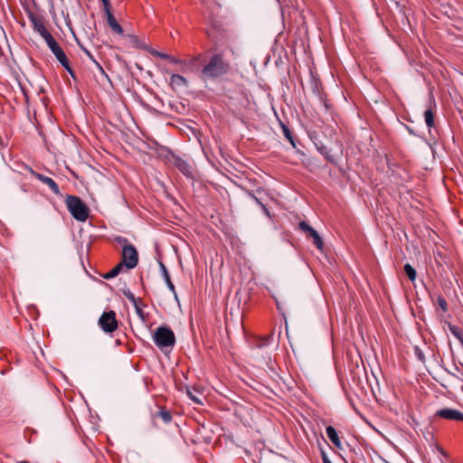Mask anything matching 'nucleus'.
Returning <instances> with one entry per match:
<instances>
[{
    "label": "nucleus",
    "mask_w": 463,
    "mask_h": 463,
    "mask_svg": "<svg viewBox=\"0 0 463 463\" xmlns=\"http://www.w3.org/2000/svg\"><path fill=\"white\" fill-rule=\"evenodd\" d=\"M435 415L446 420L463 421V412L455 409L443 408L437 411Z\"/></svg>",
    "instance_id": "8"
},
{
    "label": "nucleus",
    "mask_w": 463,
    "mask_h": 463,
    "mask_svg": "<svg viewBox=\"0 0 463 463\" xmlns=\"http://www.w3.org/2000/svg\"><path fill=\"white\" fill-rule=\"evenodd\" d=\"M229 70V61H225L222 54H214L203 66L202 73L207 78H216L227 73Z\"/></svg>",
    "instance_id": "1"
},
{
    "label": "nucleus",
    "mask_w": 463,
    "mask_h": 463,
    "mask_svg": "<svg viewBox=\"0 0 463 463\" xmlns=\"http://www.w3.org/2000/svg\"><path fill=\"white\" fill-rule=\"evenodd\" d=\"M61 66L69 72V74L73 78V79H76V75H75V72L74 71L72 70V68L71 67L70 65V61H66V63H63L61 64Z\"/></svg>",
    "instance_id": "33"
},
{
    "label": "nucleus",
    "mask_w": 463,
    "mask_h": 463,
    "mask_svg": "<svg viewBox=\"0 0 463 463\" xmlns=\"http://www.w3.org/2000/svg\"><path fill=\"white\" fill-rule=\"evenodd\" d=\"M326 435H327L328 439H330V441L337 449H342V443H341V440L338 437V434H337L335 429L333 426H327L326 428Z\"/></svg>",
    "instance_id": "11"
},
{
    "label": "nucleus",
    "mask_w": 463,
    "mask_h": 463,
    "mask_svg": "<svg viewBox=\"0 0 463 463\" xmlns=\"http://www.w3.org/2000/svg\"><path fill=\"white\" fill-rule=\"evenodd\" d=\"M106 15H107V20H108V24H109V27L116 33L121 34L123 33V29L120 26V24L117 22V20L114 17V15L112 14L111 11L110 10H107Z\"/></svg>",
    "instance_id": "12"
},
{
    "label": "nucleus",
    "mask_w": 463,
    "mask_h": 463,
    "mask_svg": "<svg viewBox=\"0 0 463 463\" xmlns=\"http://www.w3.org/2000/svg\"><path fill=\"white\" fill-rule=\"evenodd\" d=\"M226 332H227V334H229V329H228L227 326H226Z\"/></svg>",
    "instance_id": "43"
},
{
    "label": "nucleus",
    "mask_w": 463,
    "mask_h": 463,
    "mask_svg": "<svg viewBox=\"0 0 463 463\" xmlns=\"http://www.w3.org/2000/svg\"><path fill=\"white\" fill-rule=\"evenodd\" d=\"M153 418H160L164 423H169L172 420L171 412L165 409H161L160 411H156L155 414H153Z\"/></svg>",
    "instance_id": "15"
},
{
    "label": "nucleus",
    "mask_w": 463,
    "mask_h": 463,
    "mask_svg": "<svg viewBox=\"0 0 463 463\" xmlns=\"http://www.w3.org/2000/svg\"><path fill=\"white\" fill-rule=\"evenodd\" d=\"M320 153L326 157V159L329 162H334V157L330 154V151L326 146L318 147Z\"/></svg>",
    "instance_id": "25"
},
{
    "label": "nucleus",
    "mask_w": 463,
    "mask_h": 463,
    "mask_svg": "<svg viewBox=\"0 0 463 463\" xmlns=\"http://www.w3.org/2000/svg\"><path fill=\"white\" fill-rule=\"evenodd\" d=\"M170 84L173 88H184L188 86L187 80L180 74H172Z\"/></svg>",
    "instance_id": "14"
},
{
    "label": "nucleus",
    "mask_w": 463,
    "mask_h": 463,
    "mask_svg": "<svg viewBox=\"0 0 463 463\" xmlns=\"http://www.w3.org/2000/svg\"><path fill=\"white\" fill-rule=\"evenodd\" d=\"M115 241L122 246V249H124L125 246H132L133 244L129 243L128 240L125 237L118 236L116 237Z\"/></svg>",
    "instance_id": "29"
},
{
    "label": "nucleus",
    "mask_w": 463,
    "mask_h": 463,
    "mask_svg": "<svg viewBox=\"0 0 463 463\" xmlns=\"http://www.w3.org/2000/svg\"><path fill=\"white\" fill-rule=\"evenodd\" d=\"M450 375H452L453 377H456V378H458L456 374H455V372H448Z\"/></svg>",
    "instance_id": "41"
},
{
    "label": "nucleus",
    "mask_w": 463,
    "mask_h": 463,
    "mask_svg": "<svg viewBox=\"0 0 463 463\" xmlns=\"http://www.w3.org/2000/svg\"><path fill=\"white\" fill-rule=\"evenodd\" d=\"M159 267H160V270L162 272V275H163V278L165 279V284L167 285V288L174 293V295L176 297V292H175V285L173 284L172 280H171V278H170V275L167 271V269L166 267L165 266V264L163 262H159Z\"/></svg>",
    "instance_id": "13"
},
{
    "label": "nucleus",
    "mask_w": 463,
    "mask_h": 463,
    "mask_svg": "<svg viewBox=\"0 0 463 463\" xmlns=\"http://www.w3.org/2000/svg\"><path fill=\"white\" fill-rule=\"evenodd\" d=\"M252 198L257 202V203H259V204L261 206L263 213H264L267 216H269H269H270V214H269V212L268 208H267L263 203H261L258 200V198H256V197H254V196H252Z\"/></svg>",
    "instance_id": "34"
},
{
    "label": "nucleus",
    "mask_w": 463,
    "mask_h": 463,
    "mask_svg": "<svg viewBox=\"0 0 463 463\" xmlns=\"http://www.w3.org/2000/svg\"><path fill=\"white\" fill-rule=\"evenodd\" d=\"M98 324L105 333L115 332L118 327L116 312L114 310L104 311L99 317Z\"/></svg>",
    "instance_id": "4"
},
{
    "label": "nucleus",
    "mask_w": 463,
    "mask_h": 463,
    "mask_svg": "<svg viewBox=\"0 0 463 463\" xmlns=\"http://www.w3.org/2000/svg\"><path fill=\"white\" fill-rule=\"evenodd\" d=\"M83 51L84 52L87 54V56L91 60L93 61V62L96 64V66L98 67V69L99 70V71L105 75L107 78H108V75L106 74L104 69L102 68V66L94 59L93 55L90 53V51H88L87 49H84L83 48Z\"/></svg>",
    "instance_id": "22"
},
{
    "label": "nucleus",
    "mask_w": 463,
    "mask_h": 463,
    "mask_svg": "<svg viewBox=\"0 0 463 463\" xmlns=\"http://www.w3.org/2000/svg\"><path fill=\"white\" fill-rule=\"evenodd\" d=\"M122 268H123V264L122 263H118L110 271L106 273L103 276V278L106 279H110L112 278H115L116 276H118L120 273Z\"/></svg>",
    "instance_id": "17"
},
{
    "label": "nucleus",
    "mask_w": 463,
    "mask_h": 463,
    "mask_svg": "<svg viewBox=\"0 0 463 463\" xmlns=\"http://www.w3.org/2000/svg\"><path fill=\"white\" fill-rule=\"evenodd\" d=\"M122 261L120 263L123 264L127 269H131L137 267L138 263V253L134 245L132 246H125L122 249Z\"/></svg>",
    "instance_id": "5"
},
{
    "label": "nucleus",
    "mask_w": 463,
    "mask_h": 463,
    "mask_svg": "<svg viewBox=\"0 0 463 463\" xmlns=\"http://www.w3.org/2000/svg\"><path fill=\"white\" fill-rule=\"evenodd\" d=\"M298 227L307 235V238H311L313 240L314 245L319 250H323V247H324L323 240L315 229H313L306 222H300L298 223Z\"/></svg>",
    "instance_id": "6"
},
{
    "label": "nucleus",
    "mask_w": 463,
    "mask_h": 463,
    "mask_svg": "<svg viewBox=\"0 0 463 463\" xmlns=\"http://www.w3.org/2000/svg\"><path fill=\"white\" fill-rule=\"evenodd\" d=\"M167 61H169L170 62H172L174 64H179L182 62L179 59H177L172 55H169V58L167 59Z\"/></svg>",
    "instance_id": "35"
},
{
    "label": "nucleus",
    "mask_w": 463,
    "mask_h": 463,
    "mask_svg": "<svg viewBox=\"0 0 463 463\" xmlns=\"http://www.w3.org/2000/svg\"><path fill=\"white\" fill-rule=\"evenodd\" d=\"M43 39L46 42L50 50H52L53 48H55L59 45V43L56 42V40L53 38V36L51 33Z\"/></svg>",
    "instance_id": "23"
},
{
    "label": "nucleus",
    "mask_w": 463,
    "mask_h": 463,
    "mask_svg": "<svg viewBox=\"0 0 463 463\" xmlns=\"http://www.w3.org/2000/svg\"><path fill=\"white\" fill-rule=\"evenodd\" d=\"M438 303H439V307L442 309V311H444V312L448 311L447 301L442 296L438 297Z\"/></svg>",
    "instance_id": "30"
},
{
    "label": "nucleus",
    "mask_w": 463,
    "mask_h": 463,
    "mask_svg": "<svg viewBox=\"0 0 463 463\" xmlns=\"http://www.w3.org/2000/svg\"><path fill=\"white\" fill-rule=\"evenodd\" d=\"M449 329L450 333L460 342V344H463V334L461 330L455 325L449 324Z\"/></svg>",
    "instance_id": "18"
},
{
    "label": "nucleus",
    "mask_w": 463,
    "mask_h": 463,
    "mask_svg": "<svg viewBox=\"0 0 463 463\" xmlns=\"http://www.w3.org/2000/svg\"><path fill=\"white\" fill-rule=\"evenodd\" d=\"M103 5H104V11L105 13L107 12V10H110V4H109V0H101Z\"/></svg>",
    "instance_id": "37"
},
{
    "label": "nucleus",
    "mask_w": 463,
    "mask_h": 463,
    "mask_svg": "<svg viewBox=\"0 0 463 463\" xmlns=\"http://www.w3.org/2000/svg\"><path fill=\"white\" fill-rule=\"evenodd\" d=\"M103 5H104V11L105 13L107 12V10H110V4H109V0H101Z\"/></svg>",
    "instance_id": "38"
},
{
    "label": "nucleus",
    "mask_w": 463,
    "mask_h": 463,
    "mask_svg": "<svg viewBox=\"0 0 463 463\" xmlns=\"http://www.w3.org/2000/svg\"><path fill=\"white\" fill-rule=\"evenodd\" d=\"M321 457H322L323 463H332L325 451L321 452Z\"/></svg>",
    "instance_id": "36"
},
{
    "label": "nucleus",
    "mask_w": 463,
    "mask_h": 463,
    "mask_svg": "<svg viewBox=\"0 0 463 463\" xmlns=\"http://www.w3.org/2000/svg\"><path fill=\"white\" fill-rule=\"evenodd\" d=\"M65 203L72 217L79 222H85L90 214L88 205L76 195H67Z\"/></svg>",
    "instance_id": "2"
},
{
    "label": "nucleus",
    "mask_w": 463,
    "mask_h": 463,
    "mask_svg": "<svg viewBox=\"0 0 463 463\" xmlns=\"http://www.w3.org/2000/svg\"><path fill=\"white\" fill-rule=\"evenodd\" d=\"M123 294L133 305H136V303H137L138 299L129 289L124 290Z\"/></svg>",
    "instance_id": "27"
},
{
    "label": "nucleus",
    "mask_w": 463,
    "mask_h": 463,
    "mask_svg": "<svg viewBox=\"0 0 463 463\" xmlns=\"http://www.w3.org/2000/svg\"><path fill=\"white\" fill-rule=\"evenodd\" d=\"M60 50H61V47L60 45H58L57 47L53 48L52 51V52L54 54H56Z\"/></svg>",
    "instance_id": "40"
},
{
    "label": "nucleus",
    "mask_w": 463,
    "mask_h": 463,
    "mask_svg": "<svg viewBox=\"0 0 463 463\" xmlns=\"http://www.w3.org/2000/svg\"><path fill=\"white\" fill-rule=\"evenodd\" d=\"M168 161L186 177H192V167L185 160L175 154H171L168 157Z\"/></svg>",
    "instance_id": "7"
},
{
    "label": "nucleus",
    "mask_w": 463,
    "mask_h": 463,
    "mask_svg": "<svg viewBox=\"0 0 463 463\" xmlns=\"http://www.w3.org/2000/svg\"><path fill=\"white\" fill-rule=\"evenodd\" d=\"M134 306H135L136 312H137V316L141 318V320L143 322H145L146 319V317L143 309L137 305V303H136V305H134Z\"/></svg>",
    "instance_id": "32"
},
{
    "label": "nucleus",
    "mask_w": 463,
    "mask_h": 463,
    "mask_svg": "<svg viewBox=\"0 0 463 463\" xmlns=\"http://www.w3.org/2000/svg\"><path fill=\"white\" fill-rule=\"evenodd\" d=\"M29 18L33 24V30L37 32L43 38H45L51 33L46 28L43 17L32 14L29 15Z\"/></svg>",
    "instance_id": "9"
},
{
    "label": "nucleus",
    "mask_w": 463,
    "mask_h": 463,
    "mask_svg": "<svg viewBox=\"0 0 463 463\" xmlns=\"http://www.w3.org/2000/svg\"><path fill=\"white\" fill-rule=\"evenodd\" d=\"M272 339H273V335H269L267 336L258 339L257 342L255 343V345L259 348L268 346L270 344Z\"/></svg>",
    "instance_id": "20"
},
{
    "label": "nucleus",
    "mask_w": 463,
    "mask_h": 463,
    "mask_svg": "<svg viewBox=\"0 0 463 463\" xmlns=\"http://www.w3.org/2000/svg\"><path fill=\"white\" fill-rule=\"evenodd\" d=\"M424 118H425L426 125L429 128H431V127L434 126V114H433V111H432V109L430 108L428 109L424 112Z\"/></svg>",
    "instance_id": "21"
},
{
    "label": "nucleus",
    "mask_w": 463,
    "mask_h": 463,
    "mask_svg": "<svg viewBox=\"0 0 463 463\" xmlns=\"http://www.w3.org/2000/svg\"><path fill=\"white\" fill-rule=\"evenodd\" d=\"M239 409H241V405H240V406H239V405H235V406L233 405V411H234V413H235L236 415H239V413H240V412H239Z\"/></svg>",
    "instance_id": "39"
},
{
    "label": "nucleus",
    "mask_w": 463,
    "mask_h": 463,
    "mask_svg": "<svg viewBox=\"0 0 463 463\" xmlns=\"http://www.w3.org/2000/svg\"><path fill=\"white\" fill-rule=\"evenodd\" d=\"M54 56L56 57L58 61L61 63V65L63 63H66V61H69L62 49L60 50L56 54H54Z\"/></svg>",
    "instance_id": "26"
},
{
    "label": "nucleus",
    "mask_w": 463,
    "mask_h": 463,
    "mask_svg": "<svg viewBox=\"0 0 463 463\" xmlns=\"http://www.w3.org/2000/svg\"><path fill=\"white\" fill-rule=\"evenodd\" d=\"M17 463H30L29 461H26V460H24V461H19Z\"/></svg>",
    "instance_id": "42"
},
{
    "label": "nucleus",
    "mask_w": 463,
    "mask_h": 463,
    "mask_svg": "<svg viewBox=\"0 0 463 463\" xmlns=\"http://www.w3.org/2000/svg\"><path fill=\"white\" fill-rule=\"evenodd\" d=\"M283 128V134L285 137L292 144L293 146H295L294 139L291 135V132L288 128H287L285 125L282 126Z\"/></svg>",
    "instance_id": "28"
},
{
    "label": "nucleus",
    "mask_w": 463,
    "mask_h": 463,
    "mask_svg": "<svg viewBox=\"0 0 463 463\" xmlns=\"http://www.w3.org/2000/svg\"><path fill=\"white\" fill-rule=\"evenodd\" d=\"M186 393L188 397L197 404H203V395L196 392L195 390H191L190 388H186Z\"/></svg>",
    "instance_id": "16"
},
{
    "label": "nucleus",
    "mask_w": 463,
    "mask_h": 463,
    "mask_svg": "<svg viewBox=\"0 0 463 463\" xmlns=\"http://www.w3.org/2000/svg\"><path fill=\"white\" fill-rule=\"evenodd\" d=\"M222 29V24L219 21L213 20L212 21V28L207 31L209 36H213V31H219Z\"/></svg>",
    "instance_id": "24"
},
{
    "label": "nucleus",
    "mask_w": 463,
    "mask_h": 463,
    "mask_svg": "<svg viewBox=\"0 0 463 463\" xmlns=\"http://www.w3.org/2000/svg\"><path fill=\"white\" fill-rule=\"evenodd\" d=\"M404 271L411 281H414L417 277L415 269L409 263L404 265Z\"/></svg>",
    "instance_id": "19"
},
{
    "label": "nucleus",
    "mask_w": 463,
    "mask_h": 463,
    "mask_svg": "<svg viewBox=\"0 0 463 463\" xmlns=\"http://www.w3.org/2000/svg\"><path fill=\"white\" fill-rule=\"evenodd\" d=\"M156 345L162 351L172 350L175 344V336L168 326H159L153 335Z\"/></svg>",
    "instance_id": "3"
},
{
    "label": "nucleus",
    "mask_w": 463,
    "mask_h": 463,
    "mask_svg": "<svg viewBox=\"0 0 463 463\" xmlns=\"http://www.w3.org/2000/svg\"><path fill=\"white\" fill-rule=\"evenodd\" d=\"M150 53L154 57H158V58H161V59H164V60H167L169 58V54H167L165 52H158V51H156V50H152L150 52Z\"/></svg>",
    "instance_id": "31"
},
{
    "label": "nucleus",
    "mask_w": 463,
    "mask_h": 463,
    "mask_svg": "<svg viewBox=\"0 0 463 463\" xmlns=\"http://www.w3.org/2000/svg\"><path fill=\"white\" fill-rule=\"evenodd\" d=\"M32 175H33L37 180L41 181L43 184H46L53 194L56 195H61L60 188L56 182L52 179L51 177H48L43 174L37 173L33 170H31Z\"/></svg>",
    "instance_id": "10"
}]
</instances>
